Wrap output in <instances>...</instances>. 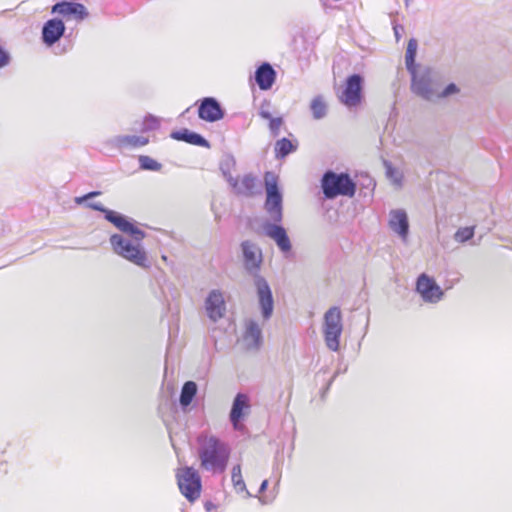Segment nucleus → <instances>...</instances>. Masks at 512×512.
I'll return each mask as SVG.
<instances>
[{"mask_svg":"<svg viewBox=\"0 0 512 512\" xmlns=\"http://www.w3.org/2000/svg\"><path fill=\"white\" fill-rule=\"evenodd\" d=\"M383 165L386 170V176L394 184L400 185L402 181V174L392 165L388 160H383Z\"/></svg>","mask_w":512,"mask_h":512,"instance_id":"32","label":"nucleus"},{"mask_svg":"<svg viewBox=\"0 0 512 512\" xmlns=\"http://www.w3.org/2000/svg\"><path fill=\"white\" fill-rule=\"evenodd\" d=\"M65 30V24L60 18L47 20L42 27L43 43L48 47L53 46L63 37Z\"/></svg>","mask_w":512,"mask_h":512,"instance_id":"16","label":"nucleus"},{"mask_svg":"<svg viewBox=\"0 0 512 512\" xmlns=\"http://www.w3.org/2000/svg\"><path fill=\"white\" fill-rule=\"evenodd\" d=\"M178 486L181 493L191 502L200 496L201 477L193 467H184L177 474Z\"/></svg>","mask_w":512,"mask_h":512,"instance_id":"7","label":"nucleus"},{"mask_svg":"<svg viewBox=\"0 0 512 512\" xmlns=\"http://www.w3.org/2000/svg\"><path fill=\"white\" fill-rule=\"evenodd\" d=\"M170 136L172 139L177 141H182L199 147L210 148V143L205 137L187 128L173 131Z\"/></svg>","mask_w":512,"mask_h":512,"instance_id":"21","label":"nucleus"},{"mask_svg":"<svg viewBox=\"0 0 512 512\" xmlns=\"http://www.w3.org/2000/svg\"><path fill=\"white\" fill-rule=\"evenodd\" d=\"M259 116L265 120H269V130L272 137H277L280 134V128L284 123L282 117H273L272 114L263 108L259 111Z\"/></svg>","mask_w":512,"mask_h":512,"instance_id":"26","label":"nucleus"},{"mask_svg":"<svg viewBox=\"0 0 512 512\" xmlns=\"http://www.w3.org/2000/svg\"><path fill=\"white\" fill-rule=\"evenodd\" d=\"M474 236V228L473 227H464L457 230L455 233V240L461 243H464Z\"/></svg>","mask_w":512,"mask_h":512,"instance_id":"33","label":"nucleus"},{"mask_svg":"<svg viewBox=\"0 0 512 512\" xmlns=\"http://www.w3.org/2000/svg\"><path fill=\"white\" fill-rule=\"evenodd\" d=\"M409 73L411 74L412 91L427 101H435L441 85L439 73L429 67L419 72L415 69Z\"/></svg>","mask_w":512,"mask_h":512,"instance_id":"4","label":"nucleus"},{"mask_svg":"<svg viewBox=\"0 0 512 512\" xmlns=\"http://www.w3.org/2000/svg\"><path fill=\"white\" fill-rule=\"evenodd\" d=\"M267 487H268V480L262 481V483L258 489V493H260V494L263 493L267 489Z\"/></svg>","mask_w":512,"mask_h":512,"instance_id":"39","label":"nucleus"},{"mask_svg":"<svg viewBox=\"0 0 512 512\" xmlns=\"http://www.w3.org/2000/svg\"><path fill=\"white\" fill-rule=\"evenodd\" d=\"M258 299V306L264 321L269 320L274 311V297L269 283L264 277L253 279Z\"/></svg>","mask_w":512,"mask_h":512,"instance_id":"10","label":"nucleus"},{"mask_svg":"<svg viewBox=\"0 0 512 512\" xmlns=\"http://www.w3.org/2000/svg\"><path fill=\"white\" fill-rule=\"evenodd\" d=\"M458 92H459V88L457 87V85L454 83H450L443 90L440 91V88L438 89V95L436 96V100L440 99V98L449 97Z\"/></svg>","mask_w":512,"mask_h":512,"instance_id":"35","label":"nucleus"},{"mask_svg":"<svg viewBox=\"0 0 512 512\" xmlns=\"http://www.w3.org/2000/svg\"><path fill=\"white\" fill-rule=\"evenodd\" d=\"M231 474L232 482L236 491H246L247 494H249V492L246 490V485L241 474V466L239 464L233 466Z\"/></svg>","mask_w":512,"mask_h":512,"instance_id":"31","label":"nucleus"},{"mask_svg":"<svg viewBox=\"0 0 512 512\" xmlns=\"http://www.w3.org/2000/svg\"><path fill=\"white\" fill-rule=\"evenodd\" d=\"M51 13L63 16H74L77 21H83L89 15L87 8L82 3L76 1L57 2L52 6Z\"/></svg>","mask_w":512,"mask_h":512,"instance_id":"19","label":"nucleus"},{"mask_svg":"<svg viewBox=\"0 0 512 512\" xmlns=\"http://www.w3.org/2000/svg\"><path fill=\"white\" fill-rule=\"evenodd\" d=\"M198 117L206 122H217L224 118L225 109L215 97H203L198 102Z\"/></svg>","mask_w":512,"mask_h":512,"instance_id":"14","label":"nucleus"},{"mask_svg":"<svg viewBox=\"0 0 512 512\" xmlns=\"http://www.w3.org/2000/svg\"><path fill=\"white\" fill-rule=\"evenodd\" d=\"M394 31H395L396 38H398L399 37V32H398L397 27H394Z\"/></svg>","mask_w":512,"mask_h":512,"instance_id":"40","label":"nucleus"},{"mask_svg":"<svg viewBox=\"0 0 512 512\" xmlns=\"http://www.w3.org/2000/svg\"><path fill=\"white\" fill-rule=\"evenodd\" d=\"M235 165H236L235 158L230 154L225 155L220 161L219 169L228 184L231 183L235 178L231 174V170H232V168H234Z\"/></svg>","mask_w":512,"mask_h":512,"instance_id":"29","label":"nucleus"},{"mask_svg":"<svg viewBox=\"0 0 512 512\" xmlns=\"http://www.w3.org/2000/svg\"><path fill=\"white\" fill-rule=\"evenodd\" d=\"M101 194H102L101 191H91V192H88L85 195L75 197L74 201H75L76 204L81 205V204L86 203L90 199H93V198H95L97 196H100Z\"/></svg>","mask_w":512,"mask_h":512,"instance_id":"36","label":"nucleus"},{"mask_svg":"<svg viewBox=\"0 0 512 512\" xmlns=\"http://www.w3.org/2000/svg\"><path fill=\"white\" fill-rule=\"evenodd\" d=\"M321 189L326 199L337 196L353 197L356 193V184L348 173L326 171L321 178Z\"/></svg>","mask_w":512,"mask_h":512,"instance_id":"3","label":"nucleus"},{"mask_svg":"<svg viewBox=\"0 0 512 512\" xmlns=\"http://www.w3.org/2000/svg\"><path fill=\"white\" fill-rule=\"evenodd\" d=\"M418 43L415 38H411L408 41L406 53H405V64L408 72H412L416 68V54H417Z\"/></svg>","mask_w":512,"mask_h":512,"instance_id":"28","label":"nucleus"},{"mask_svg":"<svg viewBox=\"0 0 512 512\" xmlns=\"http://www.w3.org/2000/svg\"><path fill=\"white\" fill-rule=\"evenodd\" d=\"M198 459L200 467L213 474L223 473L228 466L231 448L216 436L198 437Z\"/></svg>","mask_w":512,"mask_h":512,"instance_id":"2","label":"nucleus"},{"mask_svg":"<svg viewBox=\"0 0 512 512\" xmlns=\"http://www.w3.org/2000/svg\"><path fill=\"white\" fill-rule=\"evenodd\" d=\"M339 373H341V370H337V371L334 373V375L332 376V378L328 381V383H327L326 387H325V388H324V390H323V393H322V395H323V396H324V395H325V393L330 389V387H331V385H332L333 381H334V380H335V378L339 375Z\"/></svg>","mask_w":512,"mask_h":512,"instance_id":"38","label":"nucleus"},{"mask_svg":"<svg viewBox=\"0 0 512 512\" xmlns=\"http://www.w3.org/2000/svg\"><path fill=\"white\" fill-rule=\"evenodd\" d=\"M416 291L426 303H438L444 296V291L436 283L435 279L422 273L416 281Z\"/></svg>","mask_w":512,"mask_h":512,"instance_id":"12","label":"nucleus"},{"mask_svg":"<svg viewBox=\"0 0 512 512\" xmlns=\"http://www.w3.org/2000/svg\"><path fill=\"white\" fill-rule=\"evenodd\" d=\"M266 199L264 209L271 221L281 223L283 220V193L279 187L278 176L266 171L264 174Z\"/></svg>","mask_w":512,"mask_h":512,"instance_id":"5","label":"nucleus"},{"mask_svg":"<svg viewBox=\"0 0 512 512\" xmlns=\"http://www.w3.org/2000/svg\"><path fill=\"white\" fill-rule=\"evenodd\" d=\"M139 168L145 171H159L162 164L147 155H140L138 157Z\"/></svg>","mask_w":512,"mask_h":512,"instance_id":"30","label":"nucleus"},{"mask_svg":"<svg viewBox=\"0 0 512 512\" xmlns=\"http://www.w3.org/2000/svg\"><path fill=\"white\" fill-rule=\"evenodd\" d=\"M322 332L327 348L337 352L343 332L342 312L338 306H332L324 313Z\"/></svg>","mask_w":512,"mask_h":512,"instance_id":"6","label":"nucleus"},{"mask_svg":"<svg viewBox=\"0 0 512 512\" xmlns=\"http://www.w3.org/2000/svg\"><path fill=\"white\" fill-rule=\"evenodd\" d=\"M243 340L248 349H259L262 344V330L255 320H248L245 326Z\"/></svg>","mask_w":512,"mask_h":512,"instance_id":"22","label":"nucleus"},{"mask_svg":"<svg viewBox=\"0 0 512 512\" xmlns=\"http://www.w3.org/2000/svg\"><path fill=\"white\" fill-rule=\"evenodd\" d=\"M389 228L406 242L409 236V219L404 209H393L389 213Z\"/></svg>","mask_w":512,"mask_h":512,"instance_id":"17","label":"nucleus"},{"mask_svg":"<svg viewBox=\"0 0 512 512\" xmlns=\"http://www.w3.org/2000/svg\"><path fill=\"white\" fill-rule=\"evenodd\" d=\"M262 227L264 234L275 242L283 254L286 255L291 252L292 244L290 238L281 223L265 222Z\"/></svg>","mask_w":512,"mask_h":512,"instance_id":"15","label":"nucleus"},{"mask_svg":"<svg viewBox=\"0 0 512 512\" xmlns=\"http://www.w3.org/2000/svg\"><path fill=\"white\" fill-rule=\"evenodd\" d=\"M408 1H409V0H405V2H406V5L408 4Z\"/></svg>","mask_w":512,"mask_h":512,"instance_id":"41","label":"nucleus"},{"mask_svg":"<svg viewBox=\"0 0 512 512\" xmlns=\"http://www.w3.org/2000/svg\"><path fill=\"white\" fill-rule=\"evenodd\" d=\"M229 186L235 195L246 198H253L262 193V182L253 173H246L240 179L235 177Z\"/></svg>","mask_w":512,"mask_h":512,"instance_id":"11","label":"nucleus"},{"mask_svg":"<svg viewBox=\"0 0 512 512\" xmlns=\"http://www.w3.org/2000/svg\"><path fill=\"white\" fill-rule=\"evenodd\" d=\"M364 78L358 73L349 75L343 87L341 94L338 96L342 104L348 108L359 105L363 98Z\"/></svg>","mask_w":512,"mask_h":512,"instance_id":"8","label":"nucleus"},{"mask_svg":"<svg viewBox=\"0 0 512 512\" xmlns=\"http://www.w3.org/2000/svg\"><path fill=\"white\" fill-rule=\"evenodd\" d=\"M251 409L250 399L247 394L237 393L233 399L229 420L234 430L241 431L244 428L243 420L249 415Z\"/></svg>","mask_w":512,"mask_h":512,"instance_id":"13","label":"nucleus"},{"mask_svg":"<svg viewBox=\"0 0 512 512\" xmlns=\"http://www.w3.org/2000/svg\"><path fill=\"white\" fill-rule=\"evenodd\" d=\"M160 126L159 119L151 114H148L143 121V132L156 130Z\"/></svg>","mask_w":512,"mask_h":512,"instance_id":"34","label":"nucleus"},{"mask_svg":"<svg viewBox=\"0 0 512 512\" xmlns=\"http://www.w3.org/2000/svg\"><path fill=\"white\" fill-rule=\"evenodd\" d=\"M86 206L103 213L105 220L132 238L127 239L121 234L111 235L110 244L114 253L141 268H148L150 266L146 252L140 244L145 237V232L135 225L133 219L106 208L100 202H87Z\"/></svg>","mask_w":512,"mask_h":512,"instance_id":"1","label":"nucleus"},{"mask_svg":"<svg viewBox=\"0 0 512 512\" xmlns=\"http://www.w3.org/2000/svg\"><path fill=\"white\" fill-rule=\"evenodd\" d=\"M242 258H243V266L246 272L253 278L263 277L259 274L261 264L263 262L262 250L260 247L250 241L244 240L240 244Z\"/></svg>","mask_w":512,"mask_h":512,"instance_id":"9","label":"nucleus"},{"mask_svg":"<svg viewBox=\"0 0 512 512\" xmlns=\"http://www.w3.org/2000/svg\"><path fill=\"white\" fill-rule=\"evenodd\" d=\"M254 79L261 90H269L275 83L276 71L270 63L263 62L257 67L254 74Z\"/></svg>","mask_w":512,"mask_h":512,"instance_id":"20","label":"nucleus"},{"mask_svg":"<svg viewBox=\"0 0 512 512\" xmlns=\"http://www.w3.org/2000/svg\"><path fill=\"white\" fill-rule=\"evenodd\" d=\"M10 62L9 53L0 46V68L7 66Z\"/></svg>","mask_w":512,"mask_h":512,"instance_id":"37","label":"nucleus"},{"mask_svg":"<svg viewBox=\"0 0 512 512\" xmlns=\"http://www.w3.org/2000/svg\"><path fill=\"white\" fill-rule=\"evenodd\" d=\"M205 309L208 318L217 322L226 312V304L222 293L219 290H212L205 300Z\"/></svg>","mask_w":512,"mask_h":512,"instance_id":"18","label":"nucleus"},{"mask_svg":"<svg viewBox=\"0 0 512 512\" xmlns=\"http://www.w3.org/2000/svg\"><path fill=\"white\" fill-rule=\"evenodd\" d=\"M298 148L297 141L283 137L275 142L274 153L277 160L285 159L289 154L295 152Z\"/></svg>","mask_w":512,"mask_h":512,"instance_id":"25","label":"nucleus"},{"mask_svg":"<svg viewBox=\"0 0 512 512\" xmlns=\"http://www.w3.org/2000/svg\"><path fill=\"white\" fill-rule=\"evenodd\" d=\"M310 110L315 120L323 119L327 115V104L322 95H318L312 99Z\"/></svg>","mask_w":512,"mask_h":512,"instance_id":"27","label":"nucleus"},{"mask_svg":"<svg viewBox=\"0 0 512 512\" xmlns=\"http://www.w3.org/2000/svg\"><path fill=\"white\" fill-rule=\"evenodd\" d=\"M112 145L121 148H137L145 146L149 143V139L143 136L137 135H118L111 140Z\"/></svg>","mask_w":512,"mask_h":512,"instance_id":"23","label":"nucleus"},{"mask_svg":"<svg viewBox=\"0 0 512 512\" xmlns=\"http://www.w3.org/2000/svg\"><path fill=\"white\" fill-rule=\"evenodd\" d=\"M198 386L194 381H186L180 392L179 404L182 411L186 412L193 399L197 395Z\"/></svg>","mask_w":512,"mask_h":512,"instance_id":"24","label":"nucleus"}]
</instances>
